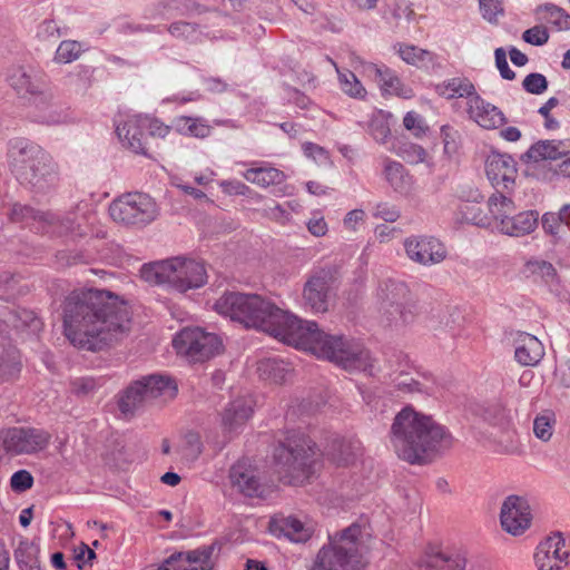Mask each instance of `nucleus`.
<instances>
[{"mask_svg": "<svg viewBox=\"0 0 570 570\" xmlns=\"http://www.w3.org/2000/svg\"><path fill=\"white\" fill-rule=\"evenodd\" d=\"M130 330L128 305L108 291H73L63 307V333L80 350L98 352Z\"/></svg>", "mask_w": 570, "mask_h": 570, "instance_id": "nucleus-1", "label": "nucleus"}, {"mask_svg": "<svg viewBox=\"0 0 570 570\" xmlns=\"http://www.w3.org/2000/svg\"><path fill=\"white\" fill-rule=\"evenodd\" d=\"M389 438L397 456L411 464H425L453 445L445 426L410 405L395 415Z\"/></svg>", "mask_w": 570, "mask_h": 570, "instance_id": "nucleus-2", "label": "nucleus"}, {"mask_svg": "<svg viewBox=\"0 0 570 570\" xmlns=\"http://www.w3.org/2000/svg\"><path fill=\"white\" fill-rule=\"evenodd\" d=\"M214 309L247 328H256L286 343L296 315L277 307L257 294L226 292L214 304Z\"/></svg>", "mask_w": 570, "mask_h": 570, "instance_id": "nucleus-3", "label": "nucleus"}, {"mask_svg": "<svg viewBox=\"0 0 570 570\" xmlns=\"http://www.w3.org/2000/svg\"><path fill=\"white\" fill-rule=\"evenodd\" d=\"M286 343L308 350L347 371H371L373 367L370 352L362 344L344 335L327 334L315 322L297 316Z\"/></svg>", "mask_w": 570, "mask_h": 570, "instance_id": "nucleus-4", "label": "nucleus"}, {"mask_svg": "<svg viewBox=\"0 0 570 570\" xmlns=\"http://www.w3.org/2000/svg\"><path fill=\"white\" fill-rule=\"evenodd\" d=\"M8 166L23 187L35 194H48L60 180L59 166L53 157L39 144L24 137L8 142Z\"/></svg>", "mask_w": 570, "mask_h": 570, "instance_id": "nucleus-5", "label": "nucleus"}, {"mask_svg": "<svg viewBox=\"0 0 570 570\" xmlns=\"http://www.w3.org/2000/svg\"><path fill=\"white\" fill-rule=\"evenodd\" d=\"M321 452L316 443L302 433H291L274 450V469L286 484H299L315 471Z\"/></svg>", "mask_w": 570, "mask_h": 570, "instance_id": "nucleus-6", "label": "nucleus"}, {"mask_svg": "<svg viewBox=\"0 0 570 570\" xmlns=\"http://www.w3.org/2000/svg\"><path fill=\"white\" fill-rule=\"evenodd\" d=\"M141 276L149 283L167 284L180 293L199 288L207 282L205 265L184 257H173L145 265L141 268Z\"/></svg>", "mask_w": 570, "mask_h": 570, "instance_id": "nucleus-7", "label": "nucleus"}, {"mask_svg": "<svg viewBox=\"0 0 570 570\" xmlns=\"http://www.w3.org/2000/svg\"><path fill=\"white\" fill-rule=\"evenodd\" d=\"M361 527L352 524L338 537L331 538L328 547H323L311 570H362L364 563L358 551Z\"/></svg>", "mask_w": 570, "mask_h": 570, "instance_id": "nucleus-8", "label": "nucleus"}, {"mask_svg": "<svg viewBox=\"0 0 570 570\" xmlns=\"http://www.w3.org/2000/svg\"><path fill=\"white\" fill-rule=\"evenodd\" d=\"M178 393L176 381L166 374H150L132 382L118 399V409L124 415H134L146 402L173 400Z\"/></svg>", "mask_w": 570, "mask_h": 570, "instance_id": "nucleus-9", "label": "nucleus"}, {"mask_svg": "<svg viewBox=\"0 0 570 570\" xmlns=\"http://www.w3.org/2000/svg\"><path fill=\"white\" fill-rule=\"evenodd\" d=\"M109 214L124 226L145 227L157 219L159 207L148 194L127 193L112 200Z\"/></svg>", "mask_w": 570, "mask_h": 570, "instance_id": "nucleus-10", "label": "nucleus"}, {"mask_svg": "<svg viewBox=\"0 0 570 570\" xmlns=\"http://www.w3.org/2000/svg\"><path fill=\"white\" fill-rule=\"evenodd\" d=\"M376 298L382 321L387 325H404L412 320V312L407 305L410 289L404 282L392 278L382 281Z\"/></svg>", "mask_w": 570, "mask_h": 570, "instance_id": "nucleus-11", "label": "nucleus"}, {"mask_svg": "<svg viewBox=\"0 0 570 570\" xmlns=\"http://www.w3.org/2000/svg\"><path fill=\"white\" fill-rule=\"evenodd\" d=\"M52 434L36 426H12L0 431V451L9 456L37 455L48 449Z\"/></svg>", "mask_w": 570, "mask_h": 570, "instance_id": "nucleus-12", "label": "nucleus"}, {"mask_svg": "<svg viewBox=\"0 0 570 570\" xmlns=\"http://www.w3.org/2000/svg\"><path fill=\"white\" fill-rule=\"evenodd\" d=\"M173 346L178 354L189 357L190 361L204 362L220 352L222 340L203 328L186 327L174 337Z\"/></svg>", "mask_w": 570, "mask_h": 570, "instance_id": "nucleus-13", "label": "nucleus"}, {"mask_svg": "<svg viewBox=\"0 0 570 570\" xmlns=\"http://www.w3.org/2000/svg\"><path fill=\"white\" fill-rule=\"evenodd\" d=\"M6 80L19 96L28 98L39 110L45 111L53 107L55 97L51 90L23 67L9 68Z\"/></svg>", "mask_w": 570, "mask_h": 570, "instance_id": "nucleus-14", "label": "nucleus"}, {"mask_svg": "<svg viewBox=\"0 0 570 570\" xmlns=\"http://www.w3.org/2000/svg\"><path fill=\"white\" fill-rule=\"evenodd\" d=\"M539 570H570V551L561 532H554L542 541L534 553Z\"/></svg>", "mask_w": 570, "mask_h": 570, "instance_id": "nucleus-15", "label": "nucleus"}, {"mask_svg": "<svg viewBox=\"0 0 570 570\" xmlns=\"http://www.w3.org/2000/svg\"><path fill=\"white\" fill-rule=\"evenodd\" d=\"M403 246L407 258L423 266L440 264L448 255L445 246L432 236L406 237Z\"/></svg>", "mask_w": 570, "mask_h": 570, "instance_id": "nucleus-16", "label": "nucleus"}, {"mask_svg": "<svg viewBox=\"0 0 570 570\" xmlns=\"http://www.w3.org/2000/svg\"><path fill=\"white\" fill-rule=\"evenodd\" d=\"M502 529L517 537L523 534L531 525L532 513L528 501L518 495H509L502 503L500 512Z\"/></svg>", "mask_w": 570, "mask_h": 570, "instance_id": "nucleus-17", "label": "nucleus"}, {"mask_svg": "<svg viewBox=\"0 0 570 570\" xmlns=\"http://www.w3.org/2000/svg\"><path fill=\"white\" fill-rule=\"evenodd\" d=\"M485 174L495 190L511 194L518 177L517 161L508 154L493 151L487 158Z\"/></svg>", "mask_w": 570, "mask_h": 570, "instance_id": "nucleus-18", "label": "nucleus"}, {"mask_svg": "<svg viewBox=\"0 0 570 570\" xmlns=\"http://www.w3.org/2000/svg\"><path fill=\"white\" fill-rule=\"evenodd\" d=\"M303 302L314 313H325L332 303L330 281L326 276L315 275L308 278L303 289Z\"/></svg>", "mask_w": 570, "mask_h": 570, "instance_id": "nucleus-19", "label": "nucleus"}, {"mask_svg": "<svg viewBox=\"0 0 570 570\" xmlns=\"http://www.w3.org/2000/svg\"><path fill=\"white\" fill-rule=\"evenodd\" d=\"M469 118L487 130L497 129L507 122L504 114L480 95L466 101Z\"/></svg>", "mask_w": 570, "mask_h": 570, "instance_id": "nucleus-20", "label": "nucleus"}, {"mask_svg": "<svg viewBox=\"0 0 570 570\" xmlns=\"http://www.w3.org/2000/svg\"><path fill=\"white\" fill-rule=\"evenodd\" d=\"M116 132L124 147L135 154L147 155V132L142 126V116L128 117L117 125Z\"/></svg>", "mask_w": 570, "mask_h": 570, "instance_id": "nucleus-21", "label": "nucleus"}, {"mask_svg": "<svg viewBox=\"0 0 570 570\" xmlns=\"http://www.w3.org/2000/svg\"><path fill=\"white\" fill-rule=\"evenodd\" d=\"M466 552L463 549L450 548L428 553L420 564L421 570H465Z\"/></svg>", "mask_w": 570, "mask_h": 570, "instance_id": "nucleus-22", "label": "nucleus"}, {"mask_svg": "<svg viewBox=\"0 0 570 570\" xmlns=\"http://www.w3.org/2000/svg\"><path fill=\"white\" fill-rule=\"evenodd\" d=\"M514 357L523 366H534L544 355L542 343L525 332H517L513 336Z\"/></svg>", "mask_w": 570, "mask_h": 570, "instance_id": "nucleus-23", "label": "nucleus"}, {"mask_svg": "<svg viewBox=\"0 0 570 570\" xmlns=\"http://www.w3.org/2000/svg\"><path fill=\"white\" fill-rule=\"evenodd\" d=\"M229 478L233 487L246 497H262L264 493V488L256 471L246 468L242 462L232 466Z\"/></svg>", "mask_w": 570, "mask_h": 570, "instance_id": "nucleus-24", "label": "nucleus"}, {"mask_svg": "<svg viewBox=\"0 0 570 570\" xmlns=\"http://www.w3.org/2000/svg\"><path fill=\"white\" fill-rule=\"evenodd\" d=\"M49 215L52 219H49L50 223H45L42 230L43 234L52 236L70 235L72 237H83L87 235V229L82 227L76 214L68 213L66 215H58L49 212Z\"/></svg>", "mask_w": 570, "mask_h": 570, "instance_id": "nucleus-25", "label": "nucleus"}, {"mask_svg": "<svg viewBox=\"0 0 570 570\" xmlns=\"http://www.w3.org/2000/svg\"><path fill=\"white\" fill-rule=\"evenodd\" d=\"M538 225V213L527 210L518 215L505 217L501 223L497 224L499 230L505 235L521 237L532 233Z\"/></svg>", "mask_w": 570, "mask_h": 570, "instance_id": "nucleus-26", "label": "nucleus"}, {"mask_svg": "<svg viewBox=\"0 0 570 570\" xmlns=\"http://www.w3.org/2000/svg\"><path fill=\"white\" fill-rule=\"evenodd\" d=\"M8 216L11 222L24 224L41 233L43 230L45 223H50L49 219H52L49 212H41L29 205L20 203H16L10 207Z\"/></svg>", "mask_w": 570, "mask_h": 570, "instance_id": "nucleus-27", "label": "nucleus"}, {"mask_svg": "<svg viewBox=\"0 0 570 570\" xmlns=\"http://www.w3.org/2000/svg\"><path fill=\"white\" fill-rule=\"evenodd\" d=\"M253 413L252 401L249 399L239 397L232 401L225 409L222 422L228 432H234L244 425Z\"/></svg>", "mask_w": 570, "mask_h": 570, "instance_id": "nucleus-28", "label": "nucleus"}, {"mask_svg": "<svg viewBox=\"0 0 570 570\" xmlns=\"http://www.w3.org/2000/svg\"><path fill=\"white\" fill-rule=\"evenodd\" d=\"M361 453L358 441L335 438L332 440L325 455L337 465L351 464Z\"/></svg>", "mask_w": 570, "mask_h": 570, "instance_id": "nucleus-29", "label": "nucleus"}, {"mask_svg": "<svg viewBox=\"0 0 570 570\" xmlns=\"http://www.w3.org/2000/svg\"><path fill=\"white\" fill-rule=\"evenodd\" d=\"M383 175L396 193L405 194L411 189L412 177L401 163L385 157L383 159Z\"/></svg>", "mask_w": 570, "mask_h": 570, "instance_id": "nucleus-30", "label": "nucleus"}, {"mask_svg": "<svg viewBox=\"0 0 570 570\" xmlns=\"http://www.w3.org/2000/svg\"><path fill=\"white\" fill-rule=\"evenodd\" d=\"M438 92L446 99L466 98L472 100L479 94L468 78H451L436 87Z\"/></svg>", "mask_w": 570, "mask_h": 570, "instance_id": "nucleus-31", "label": "nucleus"}, {"mask_svg": "<svg viewBox=\"0 0 570 570\" xmlns=\"http://www.w3.org/2000/svg\"><path fill=\"white\" fill-rule=\"evenodd\" d=\"M373 71L381 89L385 94L396 95L403 98H410L412 96L411 89L405 88L400 78L390 68L385 66H373Z\"/></svg>", "mask_w": 570, "mask_h": 570, "instance_id": "nucleus-32", "label": "nucleus"}, {"mask_svg": "<svg viewBox=\"0 0 570 570\" xmlns=\"http://www.w3.org/2000/svg\"><path fill=\"white\" fill-rule=\"evenodd\" d=\"M291 371L288 363L276 357L261 360L257 365L259 377L275 384L285 382Z\"/></svg>", "mask_w": 570, "mask_h": 570, "instance_id": "nucleus-33", "label": "nucleus"}, {"mask_svg": "<svg viewBox=\"0 0 570 570\" xmlns=\"http://www.w3.org/2000/svg\"><path fill=\"white\" fill-rule=\"evenodd\" d=\"M244 178L257 186L268 187L272 185H281L285 181V174L274 167H254L249 168L244 173Z\"/></svg>", "mask_w": 570, "mask_h": 570, "instance_id": "nucleus-34", "label": "nucleus"}, {"mask_svg": "<svg viewBox=\"0 0 570 570\" xmlns=\"http://www.w3.org/2000/svg\"><path fill=\"white\" fill-rule=\"evenodd\" d=\"M21 371V360L19 351L10 343L2 342V352L0 354V380L10 381L18 376Z\"/></svg>", "mask_w": 570, "mask_h": 570, "instance_id": "nucleus-35", "label": "nucleus"}, {"mask_svg": "<svg viewBox=\"0 0 570 570\" xmlns=\"http://www.w3.org/2000/svg\"><path fill=\"white\" fill-rule=\"evenodd\" d=\"M488 208L492 218L499 224L505 217H510L515 212V205L510 194L502 189L495 190L488 199Z\"/></svg>", "mask_w": 570, "mask_h": 570, "instance_id": "nucleus-36", "label": "nucleus"}, {"mask_svg": "<svg viewBox=\"0 0 570 570\" xmlns=\"http://www.w3.org/2000/svg\"><path fill=\"white\" fill-rule=\"evenodd\" d=\"M272 523L289 540L294 542H304L311 537L309 529L303 522L294 517H283L274 519Z\"/></svg>", "mask_w": 570, "mask_h": 570, "instance_id": "nucleus-37", "label": "nucleus"}, {"mask_svg": "<svg viewBox=\"0 0 570 570\" xmlns=\"http://www.w3.org/2000/svg\"><path fill=\"white\" fill-rule=\"evenodd\" d=\"M563 150L561 149V142L554 140H541L532 145L524 157L532 161L539 160H557L562 158Z\"/></svg>", "mask_w": 570, "mask_h": 570, "instance_id": "nucleus-38", "label": "nucleus"}, {"mask_svg": "<svg viewBox=\"0 0 570 570\" xmlns=\"http://www.w3.org/2000/svg\"><path fill=\"white\" fill-rule=\"evenodd\" d=\"M38 554L39 547L28 540H21L14 550V559L20 570H43L40 566Z\"/></svg>", "mask_w": 570, "mask_h": 570, "instance_id": "nucleus-39", "label": "nucleus"}, {"mask_svg": "<svg viewBox=\"0 0 570 570\" xmlns=\"http://www.w3.org/2000/svg\"><path fill=\"white\" fill-rule=\"evenodd\" d=\"M523 274L527 277L541 279L546 284H553L557 278V271L554 266L543 259H529L523 267Z\"/></svg>", "mask_w": 570, "mask_h": 570, "instance_id": "nucleus-40", "label": "nucleus"}, {"mask_svg": "<svg viewBox=\"0 0 570 570\" xmlns=\"http://www.w3.org/2000/svg\"><path fill=\"white\" fill-rule=\"evenodd\" d=\"M177 130L184 135L205 138L210 132V127L198 118L181 116L175 119Z\"/></svg>", "mask_w": 570, "mask_h": 570, "instance_id": "nucleus-41", "label": "nucleus"}, {"mask_svg": "<svg viewBox=\"0 0 570 570\" xmlns=\"http://www.w3.org/2000/svg\"><path fill=\"white\" fill-rule=\"evenodd\" d=\"M181 6L180 0H163L150 6L146 11V17L149 19H168L183 14Z\"/></svg>", "mask_w": 570, "mask_h": 570, "instance_id": "nucleus-42", "label": "nucleus"}, {"mask_svg": "<svg viewBox=\"0 0 570 570\" xmlns=\"http://www.w3.org/2000/svg\"><path fill=\"white\" fill-rule=\"evenodd\" d=\"M556 424V414L551 410H546L541 414L537 415L533 421V433L534 435L547 442L551 439Z\"/></svg>", "mask_w": 570, "mask_h": 570, "instance_id": "nucleus-43", "label": "nucleus"}, {"mask_svg": "<svg viewBox=\"0 0 570 570\" xmlns=\"http://www.w3.org/2000/svg\"><path fill=\"white\" fill-rule=\"evenodd\" d=\"M337 73L343 92L357 99H363L366 96L365 88L352 71L337 69Z\"/></svg>", "mask_w": 570, "mask_h": 570, "instance_id": "nucleus-44", "label": "nucleus"}, {"mask_svg": "<svg viewBox=\"0 0 570 570\" xmlns=\"http://www.w3.org/2000/svg\"><path fill=\"white\" fill-rule=\"evenodd\" d=\"M400 57L409 65L424 67L432 62L433 56L430 51L415 46H401Z\"/></svg>", "mask_w": 570, "mask_h": 570, "instance_id": "nucleus-45", "label": "nucleus"}, {"mask_svg": "<svg viewBox=\"0 0 570 570\" xmlns=\"http://www.w3.org/2000/svg\"><path fill=\"white\" fill-rule=\"evenodd\" d=\"M167 30L174 38L189 42L197 41L202 33L197 23L187 21H175Z\"/></svg>", "mask_w": 570, "mask_h": 570, "instance_id": "nucleus-46", "label": "nucleus"}, {"mask_svg": "<svg viewBox=\"0 0 570 570\" xmlns=\"http://www.w3.org/2000/svg\"><path fill=\"white\" fill-rule=\"evenodd\" d=\"M558 213H546L541 218V225L547 235L551 237V242L557 244L564 238L563 223Z\"/></svg>", "mask_w": 570, "mask_h": 570, "instance_id": "nucleus-47", "label": "nucleus"}, {"mask_svg": "<svg viewBox=\"0 0 570 570\" xmlns=\"http://www.w3.org/2000/svg\"><path fill=\"white\" fill-rule=\"evenodd\" d=\"M81 51L80 42L76 40H63L56 50L55 61L58 63H70L79 58Z\"/></svg>", "mask_w": 570, "mask_h": 570, "instance_id": "nucleus-48", "label": "nucleus"}, {"mask_svg": "<svg viewBox=\"0 0 570 570\" xmlns=\"http://www.w3.org/2000/svg\"><path fill=\"white\" fill-rule=\"evenodd\" d=\"M461 217L464 222L479 227H487L491 224V218L482 212L480 206L466 203L460 208Z\"/></svg>", "mask_w": 570, "mask_h": 570, "instance_id": "nucleus-49", "label": "nucleus"}, {"mask_svg": "<svg viewBox=\"0 0 570 570\" xmlns=\"http://www.w3.org/2000/svg\"><path fill=\"white\" fill-rule=\"evenodd\" d=\"M483 417L493 426L505 429L510 424V411L500 404H493L484 410Z\"/></svg>", "mask_w": 570, "mask_h": 570, "instance_id": "nucleus-50", "label": "nucleus"}, {"mask_svg": "<svg viewBox=\"0 0 570 570\" xmlns=\"http://www.w3.org/2000/svg\"><path fill=\"white\" fill-rule=\"evenodd\" d=\"M203 444L198 433L189 431L184 435L183 456L189 461L196 460L202 453Z\"/></svg>", "mask_w": 570, "mask_h": 570, "instance_id": "nucleus-51", "label": "nucleus"}, {"mask_svg": "<svg viewBox=\"0 0 570 570\" xmlns=\"http://www.w3.org/2000/svg\"><path fill=\"white\" fill-rule=\"evenodd\" d=\"M396 154L410 164L423 163L426 158L425 149L412 142L402 144L396 150Z\"/></svg>", "mask_w": 570, "mask_h": 570, "instance_id": "nucleus-52", "label": "nucleus"}, {"mask_svg": "<svg viewBox=\"0 0 570 570\" xmlns=\"http://www.w3.org/2000/svg\"><path fill=\"white\" fill-rule=\"evenodd\" d=\"M522 86L529 94L541 95L548 89V80L542 73L532 72L523 79Z\"/></svg>", "mask_w": 570, "mask_h": 570, "instance_id": "nucleus-53", "label": "nucleus"}, {"mask_svg": "<svg viewBox=\"0 0 570 570\" xmlns=\"http://www.w3.org/2000/svg\"><path fill=\"white\" fill-rule=\"evenodd\" d=\"M482 17L489 22L498 20L503 14V6L500 0H479Z\"/></svg>", "mask_w": 570, "mask_h": 570, "instance_id": "nucleus-54", "label": "nucleus"}, {"mask_svg": "<svg viewBox=\"0 0 570 570\" xmlns=\"http://www.w3.org/2000/svg\"><path fill=\"white\" fill-rule=\"evenodd\" d=\"M33 485V476L27 470L14 472L10 479V487L14 492H24Z\"/></svg>", "mask_w": 570, "mask_h": 570, "instance_id": "nucleus-55", "label": "nucleus"}, {"mask_svg": "<svg viewBox=\"0 0 570 570\" xmlns=\"http://www.w3.org/2000/svg\"><path fill=\"white\" fill-rule=\"evenodd\" d=\"M522 38L525 42L533 46H542L549 40V32L547 28L541 26L532 27L525 30L522 35Z\"/></svg>", "mask_w": 570, "mask_h": 570, "instance_id": "nucleus-56", "label": "nucleus"}, {"mask_svg": "<svg viewBox=\"0 0 570 570\" xmlns=\"http://www.w3.org/2000/svg\"><path fill=\"white\" fill-rule=\"evenodd\" d=\"M395 387L405 393H414V392H423V385L413 379L412 376H409V374L400 373L394 379Z\"/></svg>", "mask_w": 570, "mask_h": 570, "instance_id": "nucleus-57", "label": "nucleus"}, {"mask_svg": "<svg viewBox=\"0 0 570 570\" xmlns=\"http://www.w3.org/2000/svg\"><path fill=\"white\" fill-rule=\"evenodd\" d=\"M370 134L371 136L377 141V142H385L387 137L391 134L390 126L387 121L381 119V118H374L371 120L370 126Z\"/></svg>", "mask_w": 570, "mask_h": 570, "instance_id": "nucleus-58", "label": "nucleus"}, {"mask_svg": "<svg viewBox=\"0 0 570 570\" xmlns=\"http://www.w3.org/2000/svg\"><path fill=\"white\" fill-rule=\"evenodd\" d=\"M495 66L503 79L513 80L515 79V72L510 69L507 61V52L503 48H497L494 51Z\"/></svg>", "mask_w": 570, "mask_h": 570, "instance_id": "nucleus-59", "label": "nucleus"}, {"mask_svg": "<svg viewBox=\"0 0 570 570\" xmlns=\"http://www.w3.org/2000/svg\"><path fill=\"white\" fill-rule=\"evenodd\" d=\"M142 126L146 128L147 136L165 137L169 132L168 126L148 116H142Z\"/></svg>", "mask_w": 570, "mask_h": 570, "instance_id": "nucleus-60", "label": "nucleus"}, {"mask_svg": "<svg viewBox=\"0 0 570 570\" xmlns=\"http://www.w3.org/2000/svg\"><path fill=\"white\" fill-rule=\"evenodd\" d=\"M559 105V100L556 97H551L547 102L540 107L539 114L544 118V126L547 129L553 130L559 128V122L551 117L550 111Z\"/></svg>", "mask_w": 570, "mask_h": 570, "instance_id": "nucleus-61", "label": "nucleus"}, {"mask_svg": "<svg viewBox=\"0 0 570 570\" xmlns=\"http://www.w3.org/2000/svg\"><path fill=\"white\" fill-rule=\"evenodd\" d=\"M374 216L385 222L393 223L400 217L395 206L387 203H380L375 207Z\"/></svg>", "mask_w": 570, "mask_h": 570, "instance_id": "nucleus-62", "label": "nucleus"}, {"mask_svg": "<svg viewBox=\"0 0 570 570\" xmlns=\"http://www.w3.org/2000/svg\"><path fill=\"white\" fill-rule=\"evenodd\" d=\"M421 122V117L414 111H409L403 119L404 127L412 130L417 137L424 131Z\"/></svg>", "mask_w": 570, "mask_h": 570, "instance_id": "nucleus-63", "label": "nucleus"}, {"mask_svg": "<svg viewBox=\"0 0 570 570\" xmlns=\"http://www.w3.org/2000/svg\"><path fill=\"white\" fill-rule=\"evenodd\" d=\"M365 212L363 209H353L348 212L344 218V226L346 229L356 230L357 224L363 223Z\"/></svg>", "mask_w": 570, "mask_h": 570, "instance_id": "nucleus-64", "label": "nucleus"}]
</instances>
